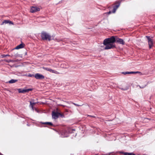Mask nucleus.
<instances>
[{"label": "nucleus", "mask_w": 155, "mask_h": 155, "mask_svg": "<svg viewBox=\"0 0 155 155\" xmlns=\"http://www.w3.org/2000/svg\"><path fill=\"white\" fill-rule=\"evenodd\" d=\"M116 37L112 36L110 38L105 39L104 41L103 44L105 46L104 49H109L115 47L114 43L116 41Z\"/></svg>", "instance_id": "f257e3e1"}, {"label": "nucleus", "mask_w": 155, "mask_h": 155, "mask_svg": "<svg viewBox=\"0 0 155 155\" xmlns=\"http://www.w3.org/2000/svg\"><path fill=\"white\" fill-rule=\"evenodd\" d=\"M41 37L43 40H48L50 41L51 40V36L49 34L46 32H43L41 33Z\"/></svg>", "instance_id": "f03ea898"}, {"label": "nucleus", "mask_w": 155, "mask_h": 155, "mask_svg": "<svg viewBox=\"0 0 155 155\" xmlns=\"http://www.w3.org/2000/svg\"><path fill=\"white\" fill-rule=\"evenodd\" d=\"M120 4V2L119 1H116L114 5L113 6V9L112 12H111L110 11L109 13H110L111 12L113 13H114L116 12L117 9L119 7Z\"/></svg>", "instance_id": "7ed1b4c3"}, {"label": "nucleus", "mask_w": 155, "mask_h": 155, "mask_svg": "<svg viewBox=\"0 0 155 155\" xmlns=\"http://www.w3.org/2000/svg\"><path fill=\"white\" fill-rule=\"evenodd\" d=\"M115 37L116 39V42L122 45H124L125 44V42L123 39L118 38L117 36H115Z\"/></svg>", "instance_id": "20e7f679"}, {"label": "nucleus", "mask_w": 155, "mask_h": 155, "mask_svg": "<svg viewBox=\"0 0 155 155\" xmlns=\"http://www.w3.org/2000/svg\"><path fill=\"white\" fill-rule=\"evenodd\" d=\"M40 10V9L39 8L36 6H33L31 8L30 12L31 13H34L37 11H39Z\"/></svg>", "instance_id": "39448f33"}, {"label": "nucleus", "mask_w": 155, "mask_h": 155, "mask_svg": "<svg viewBox=\"0 0 155 155\" xmlns=\"http://www.w3.org/2000/svg\"><path fill=\"white\" fill-rule=\"evenodd\" d=\"M60 113L57 112L53 111L52 113V117L53 118L56 119L59 116Z\"/></svg>", "instance_id": "423d86ee"}, {"label": "nucleus", "mask_w": 155, "mask_h": 155, "mask_svg": "<svg viewBox=\"0 0 155 155\" xmlns=\"http://www.w3.org/2000/svg\"><path fill=\"white\" fill-rule=\"evenodd\" d=\"M35 77L37 79H42L45 78V77L44 75L39 73L36 74Z\"/></svg>", "instance_id": "0eeeda50"}, {"label": "nucleus", "mask_w": 155, "mask_h": 155, "mask_svg": "<svg viewBox=\"0 0 155 155\" xmlns=\"http://www.w3.org/2000/svg\"><path fill=\"white\" fill-rule=\"evenodd\" d=\"M31 89H18V92L19 93H25L28 92L30 91H32Z\"/></svg>", "instance_id": "6e6552de"}, {"label": "nucleus", "mask_w": 155, "mask_h": 155, "mask_svg": "<svg viewBox=\"0 0 155 155\" xmlns=\"http://www.w3.org/2000/svg\"><path fill=\"white\" fill-rule=\"evenodd\" d=\"M146 37H147L148 41V44L149 45V48H151L153 45V41H152V39L149 37V36H146Z\"/></svg>", "instance_id": "1a4fd4ad"}, {"label": "nucleus", "mask_w": 155, "mask_h": 155, "mask_svg": "<svg viewBox=\"0 0 155 155\" xmlns=\"http://www.w3.org/2000/svg\"><path fill=\"white\" fill-rule=\"evenodd\" d=\"M61 136L62 137H67L68 136V134L66 131L63 130L61 132Z\"/></svg>", "instance_id": "9d476101"}, {"label": "nucleus", "mask_w": 155, "mask_h": 155, "mask_svg": "<svg viewBox=\"0 0 155 155\" xmlns=\"http://www.w3.org/2000/svg\"><path fill=\"white\" fill-rule=\"evenodd\" d=\"M24 44L22 43L20 44L19 45L17 46L15 48L16 49H18L20 48H24Z\"/></svg>", "instance_id": "9b49d317"}, {"label": "nucleus", "mask_w": 155, "mask_h": 155, "mask_svg": "<svg viewBox=\"0 0 155 155\" xmlns=\"http://www.w3.org/2000/svg\"><path fill=\"white\" fill-rule=\"evenodd\" d=\"M49 71L53 73H54L56 74H60L59 72H58V71H56V70H52L51 68L49 69Z\"/></svg>", "instance_id": "f8f14e48"}, {"label": "nucleus", "mask_w": 155, "mask_h": 155, "mask_svg": "<svg viewBox=\"0 0 155 155\" xmlns=\"http://www.w3.org/2000/svg\"><path fill=\"white\" fill-rule=\"evenodd\" d=\"M18 80L16 79H11L8 81L9 83L12 84L15 83Z\"/></svg>", "instance_id": "ddd939ff"}, {"label": "nucleus", "mask_w": 155, "mask_h": 155, "mask_svg": "<svg viewBox=\"0 0 155 155\" xmlns=\"http://www.w3.org/2000/svg\"><path fill=\"white\" fill-rule=\"evenodd\" d=\"M41 123L43 124H47V125H50V126L53 125L52 123L50 122H44V123L41 122Z\"/></svg>", "instance_id": "4468645a"}, {"label": "nucleus", "mask_w": 155, "mask_h": 155, "mask_svg": "<svg viewBox=\"0 0 155 155\" xmlns=\"http://www.w3.org/2000/svg\"><path fill=\"white\" fill-rule=\"evenodd\" d=\"M124 155H135V154L133 153H127L126 152L124 153Z\"/></svg>", "instance_id": "2eb2a0df"}, {"label": "nucleus", "mask_w": 155, "mask_h": 155, "mask_svg": "<svg viewBox=\"0 0 155 155\" xmlns=\"http://www.w3.org/2000/svg\"><path fill=\"white\" fill-rule=\"evenodd\" d=\"M9 20H5L4 21H3L1 23V25H3L4 23L6 24L8 23Z\"/></svg>", "instance_id": "dca6fc26"}, {"label": "nucleus", "mask_w": 155, "mask_h": 155, "mask_svg": "<svg viewBox=\"0 0 155 155\" xmlns=\"http://www.w3.org/2000/svg\"><path fill=\"white\" fill-rule=\"evenodd\" d=\"M36 103H32L31 102V101L30 102V106H31V107L33 110H34V107H33L34 104Z\"/></svg>", "instance_id": "f3484780"}, {"label": "nucleus", "mask_w": 155, "mask_h": 155, "mask_svg": "<svg viewBox=\"0 0 155 155\" xmlns=\"http://www.w3.org/2000/svg\"><path fill=\"white\" fill-rule=\"evenodd\" d=\"M130 74H135L137 73H141L139 71H130Z\"/></svg>", "instance_id": "a211bd4d"}, {"label": "nucleus", "mask_w": 155, "mask_h": 155, "mask_svg": "<svg viewBox=\"0 0 155 155\" xmlns=\"http://www.w3.org/2000/svg\"><path fill=\"white\" fill-rule=\"evenodd\" d=\"M122 74H130V71L123 72H122Z\"/></svg>", "instance_id": "6ab92c4d"}, {"label": "nucleus", "mask_w": 155, "mask_h": 155, "mask_svg": "<svg viewBox=\"0 0 155 155\" xmlns=\"http://www.w3.org/2000/svg\"><path fill=\"white\" fill-rule=\"evenodd\" d=\"M35 74H29L28 75V76L29 77H35Z\"/></svg>", "instance_id": "aec40b11"}, {"label": "nucleus", "mask_w": 155, "mask_h": 155, "mask_svg": "<svg viewBox=\"0 0 155 155\" xmlns=\"http://www.w3.org/2000/svg\"><path fill=\"white\" fill-rule=\"evenodd\" d=\"M43 69L45 70H46L48 71H49L50 68L47 67H43Z\"/></svg>", "instance_id": "412c9836"}, {"label": "nucleus", "mask_w": 155, "mask_h": 155, "mask_svg": "<svg viewBox=\"0 0 155 155\" xmlns=\"http://www.w3.org/2000/svg\"><path fill=\"white\" fill-rule=\"evenodd\" d=\"M64 64H61V67H63V68H68L69 67V66L68 65H65V66H62V65H63Z\"/></svg>", "instance_id": "4be33fe9"}, {"label": "nucleus", "mask_w": 155, "mask_h": 155, "mask_svg": "<svg viewBox=\"0 0 155 155\" xmlns=\"http://www.w3.org/2000/svg\"><path fill=\"white\" fill-rule=\"evenodd\" d=\"M8 23L10 24L13 25V23L11 21H9Z\"/></svg>", "instance_id": "5701e85b"}, {"label": "nucleus", "mask_w": 155, "mask_h": 155, "mask_svg": "<svg viewBox=\"0 0 155 155\" xmlns=\"http://www.w3.org/2000/svg\"><path fill=\"white\" fill-rule=\"evenodd\" d=\"M5 61L6 62H11L12 61L11 60H5Z\"/></svg>", "instance_id": "b1692460"}, {"label": "nucleus", "mask_w": 155, "mask_h": 155, "mask_svg": "<svg viewBox=\"0 0 155 155\" xmlns=\"http://www.w3.org/2000/svg\"><path fill=\"white\" fill-rule=\"evenodd\" d=\"M146 86V85H145L144 86H143V87H141V86H140V88H143L144 87H145Z\"/></svg>", "instance_id": "393cba45"}, {"label": "nucleus", "mask_w": 155, "mask_h": 155, "mask_svg": "<svg viewBox=\"0 0 155 155\" xmlns=\"http://www.w3.org/2000/svg\"><path fill=\"white\" fill-rule=\"evenodd\" d=\"M74 104L75 105H76V106H80V105H79L78 104H75V103H74Z\"/></svg>", "instance_id": "a878e982"}, {"label": "nucleus", "mask_w": 155, "mask_h": 155, "mask_svg": "<svg viewBox=\"0 0 155 155\" xmlns=\"http://www.w3.org/2000/svg\"><path fill=\"white\" fill-rule=\"evenodd\" d=\"M59 116H61V117H64V115L61 114H60Z\"/></svg>", "instance_id": "bb28decb"}, {"label": "nucleus", "mask_w": 155, "mask_h": 155, "mask_svg": "<svg viewBox=\"0 0 155 155\" xmlns=\"http://www.w3.org/2000/svg\"><path fill=\"white\" fill-rule=\"evenodd\" d=\"M35 110L37 112H38V110L36 108H35Z\"/></svg>", "instance_id": "cd10ccee"}, {"label": "nucleus", "mask_w": 155, "mask_h": 155, "mask_svg": "<svg viewBox=\"0 0 155 155\" xmlns=\"http://www.w3.org/2000/svg\"><path fill=\"white\" fill-rule=\"evenodd\" d=\"M90 116V117H95L94 116H90V115H89L88 116Z\"/></svg>", "instance_id": "c85d7f7f"}, {"label": "nucleus", "mask_w": 155, "mask_h": 155, "mask_svg": "<svg viewBox=\"0 0 155 155\" xmlns=\"http://www.w3.org/2000/svg\"><path fill=\"white\" fill-rule=\"evenodd\" d=\"M14 56L16 57L17 56V54H15V55Z\"/></svg>", "instance_id": "c756f323"}, {"label": "nucleus", "mask_w": 155, "mask_h": 155, "mask_svg": "<svg viewBox=\"0 0 155 155\" xmlns=\"http://www.w3.org/2000/svg\"><path fill=\"white\" fill-rule=\"evenodd\" d=\"M0 155H3L1 153H0Z\"/></svg>", "instance_id": "7c9ffc66"}, {"label": "nucleus", "mask_w": 155, "mask_h": 155, "mask_svg": "<svg viewBox=\"0 0 155 155\" xmlns=\"http://www.w3.org/2000/svg\"><path fill=\"white\" fill-rule=\"evenodd\" d=\"M121 90H125L124 89H123V88H121Z\"/></svg>", "instance_id": "2f4dec72"}, {"label": "nucleus", "mask_w": 155, "mask_h": 155, "mask_svg": "<svg viewBox=\"0 0 155 155\" xmlns=\"http://www.w3.org/2000/svg\"><path fill=\"white\" fill-rule=\"evenodd\" d=\"M8 56V55H5V56Z\"/></svg>", "instance_id": "473e14b6"}]
</instances>
